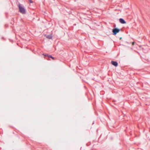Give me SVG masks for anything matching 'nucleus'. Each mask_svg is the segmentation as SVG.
I'll return each mask as SVG.
<instances>
[{
	"label": "nucleus",
	"mask_w": 150,
	"mask_h": 150,
	"mask_svg": "<svg viewBox=\"0 0 150 150\" xmlns=\"http://www.w3.org/2000/svg\"><path fill=\"white\" fill-rule=\"evenodd\" d=\"M120 22L122 24H125L126 22L122 18H121L119 19Z\"/></svg>",
	"instance_id": "obj_4"
},
{
	"label": "nucleus",
	"mask_w": 150,
	"mask_h": 150,
	"mask_svg": "<svg viewBox=\"0 0 150 150\" xmlns=\"http://www.w3.org/2000/svg\"><path fill=\"white\" fill-rule=\"evenodd\" d=\"M111 62L112 64L115 67L118 66V63L117 62L112 61Z\"/></svg>",
	"instance_id": "obj_3"
},
{
	"label": "nucleus",
	"mask_w": 150,
	"mask_h": 150,
	"mask_svg": "<svg viewBox=\"0 0 150 150\" xmlns=\"http://www.w3.org/2000/svg\"><path fill=\"white\" fill-rule=\"evenodd\" d=\"M18 8L20 12L22 14H24L26 13L25 10L21 4L18 5Z\"/></svg>",
	"instance_id": "obj_1"
},
{
	"label": "nucleus",
	"mask_w": 150,
	"mask_h": 150,
	"mask_svg": "<svg viewBox=\"0 0 150 150\" xmlns=\"http://www.w3.org/2000/svg\"><path fill=\"white\" fill-rule=\"evenodd\" d=\"M120 31V30L117 28H115L112 29V32L113 33L112 34L114 35H116L117 33H118Z\"/></svg>",
	"instance_id": "obj_2"
},
{
	"label": "nucleus",
	"mask_w": 150,
	"mask_h": 150,
	"mask_svg": "<svg viewBox=\"0 0 150 150\" xmlns=\"http://www.w3.org/2000/svg\"><path fill=\"white\" fill-rule=\"evenodd\" d=\"M43 55L49 58H52V59H54V57L50 55H49L48 54H45Z\"/></svg>",
	"instance_id": "obj_6"
},
{
	"label": "nucleus",
	"mask_w": 150,
	"mask_h": 150,
	"mask_svg": "<svg viewBox=\"0 0 150 150\" xmlns=\"http://www.w3.org/2000/svg\"><path fill=\"white\" fill-rule=\"evenodd\" d=\"M45 36L46 37V38L49 39H52V36L51 35H45Z\"/></svg>",
	"instance_id": "obj_5"
},
{
	"label": "nucleus",
	"mask_w": 150,
	"mask_h": 150,
	"mask_svg": "<svg viewBox=\"0 0 150 150\" xmlns=\"http://www.w3.org/2000/svg\"><path fill=\"white\" fill-rule=\"evenodd\" d=\"M134 42H133V43H132V45H134Z\"/></svg>",
	"instance_id": "obj_8"
},
{
	"label": "nucleus",
	"mask_w": 150,
	"mask_h": 150,
	"mask_svg": "<svg viewBox=\"0 0 150 150\" xmlns=\"http://www.w3.org/2000/svg\"><path fill=\"white\" fill-rule=\"evenodd\" d=\"M28 1L30 3H33V1H32V0H28Z\"/></svg>",
	"instance_id": "obj_7"
},
{
	"label": "nucleus",
	"mask_w": 150,
	"mask_h": 150,
	"mask_svg": "<svg viewBox=\"0 0 150 150\" xmlns=\"http://www.w3.org/2000/svg\"><path fill=\"white\" fill-rule=\"evenodd\" d=\"M120 39H122V38H120Z\"/></svg>",
	"instance_id": "obj_9"
}]
</instances>
